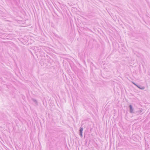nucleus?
<instances>
[{
  "label": "nucleus",
  "instance_id": "obj_1",
  "mask_svg": "<svg viewBox=\"0 0 150 150\" xmlns=\"http://www.w3.org/2000/svg\"><path fill=\"white\" fill-rule=\"evenodd\" d=\"M83 128H81L80 130V134L81 136H82V131H83Z\"/></svg>",
  "mask_w": 150,
  "mask_h": 150
},
{
  "label": "nucleus",
  "instance_id": "obj_2",
  "mask_svg": "<svg viewBox=\"0 0 150 150\" xmlns=\"http://www.w3.org/2000/svg\"><path fill=\"white\" fill-rule=\"evenodd\" d=\"M129 107H130V110L131 112L132 111V106L131 105H129Z\"/></svg>",
  "mask_w": 150,
  "mask_h": 150
}]
</instances>
